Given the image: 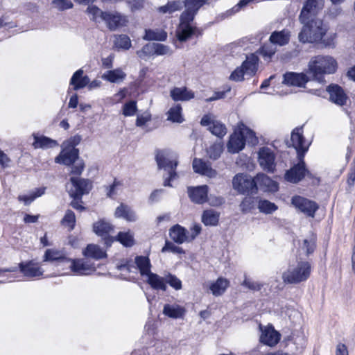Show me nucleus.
<instances>
[{"label":"nucleus","mask_w":355,"mask_h":355,"mask_svg":"<svg viewBox=\"0 0 355 355\" xmlns=\"http://www.w3.org/2000/svg\"><path fill=\"white\" fill-rule=\"evenodd\" d=\"M209 0H185V10L181 14L180 24L176 30V37L180 42H186L196 33L197 28L191 25L199 9Z\"/></svg>","instance_id":"nucleus-1"},{"label":"nucleus","mask_w":355,"mask_h":355,"mask_svg":"<svg viewBox=\"0 0 355 355\" xmlns=\"http://www.w3.org/2000/svg\"><path fill=\"white\" fill-rule=\"evenodd\" d=\"M338 69L336 60L331 55H318L311 58L308 63L307 73L319 83L324 81V75L336 73Z\"/></svg>","instance_id":"nucleus-2"},{"label":"nucleus","mask_w":355,"mask_h":355,"mask_svg":"<svg viewBox=\"0 0 355 355\" xmlns=\"http://www.w3.org/2000/svg\"><path fill=\"white\" fill-rule=\"evenodd\" d=\"M304 24L298 35L300 42L302 43H313L321 41L325 35L327 28L323 21L317 17L309 18Z\"/></svg>","instance_id":"nucleus-3"},{"label":"nucleus","mask_w":355,"mask_h":355,"mask_svg":"<svg viewBox=\"0 0 355 355\" xmlns=\"http://www.w3.org/2000/svg\"><path fill=\"white\" fill-rule=\"evenodd\" d=\"M311 266L308 261H300L297 266L289 267L282 274L284 282L288 284H298L306 281L310 276Z\"/></svg>","instance_id":"nucleus-4"},{"label":"nucleus","mask_w":355,"mask_h":355,"mask_svg":"<svg viewBox=\"0 0 355 355\" xmlns=\"http://www.w3.org/2000/svg\"><path fill=\"white\" fill-rule=\"evenodd\" d=\"M156 161L159 168L164 169L166 173L164 175V186L172 187L171 182L178 178V174L175 171L178 166L176 158L169 157L162 152H159L156 155Z\"/></svg>","instance_id":"nucleus-5"},{"label":"nucleus","mask_w":355,"mask_h":355,"mask_svg":"<svg viewBox=\"0 0 355 355\" xmlns=\"http://www.w3.org/2000/svg\"><path fill=\"white\" fill-rule=\"evenodd\" d=\"M304 157L302 153L299 154V156H297L299 162L286 171L284 178L287 182L296 184L300 182L306 175L310 178H313L312 173L306 168Z\"/></svg>","instance_id":"nucleus-6"},{"label":"nucleus","mask_w":355,"mask_h":355,"mask_svg":"<svg viewBox=\"0 0 355 355\" xmlns=\"http://www.w3.org/2000/svg\"><path fill=\"white\" fill-rule=\"evenodd\" d=\"M232 185L234 190L242 194L255 193L257 191L255 178H252L247 174L236 175L233 178Z\"/></svg>","instance_id":"nucleus-7"},{"label":"nucleus","mask_w":355,"mask_h":355,"mask_svg":"<svg viewBox=\"0 0 355 355\" xmlns=\"http://www.w3.org/2000/svg\"><path fill=\"white\" fill-rule=\"evenodd\" d=\"M135 263L137 267L133 264L127 263L118 266V269L121 272L125 271L128 272H137V270L138 269L141 276H147L151 272V263L148 257L137 256L135 259Z\"/></svg>","instance_id":"nucleus-8"},{"label":"nucleus","mask_w":355,"mask_h":355,"mask_svg":"<svg viewBox=\"0 0 355 355\" xmlns=\"http://www.w3.org/2000/svg\"><path fill=\"white\" fill-rule=\"evenodd\" d=\"M258 162L265 171L273 173L276 170V155L268 147H261L258 151Z\"/></svg>","instance_id":"nucleus-9"},{"label":"nucleus","mask_w":355,"mask_h":355,"mask_svg":"<svg viewBox=\"0 0 355 355\" xmlns=\"http://www.w3.org/2000/svg\"><path fill=\"white\" fill-rule=\"evenodd\" d=\"M324 7V0H306L300 17V22H306L309 18H315Z\"/></svg>","instance_id":"nucleus-10"},{"label":"nucleus","mask_w":355,"mask_h":355,"mask_svg":"<svg viewBox=\"0 0 355 355\" xmlns=\"http://www.w3.org/2000/svg\"><path fill=\"white\" fill-rule=\"evenodd\" d=\"M291 203L299 211L309 217H314L315 211L318 209L316 202L300 196H293Z\"/></svg>","instance_id":"nucleus-11"},{"label":"nucleus","mask_w":355,"mask_h":355,"mask_svg":"<svg viewBox=\"0 0 355 355\" xmlns=\"http://www.w3.org/2000/svg\"><path fill=\"white\" fill-rule=\"evenodd\" d=\"M70 181L72 187L69 189V193L73 198H82V196L88 193L92 189V183L88 180L71 177Z\"/></svg>","instance_id":"nucleus-12"},{"label":"nucleus","mask_w":355,"mask_h":355,"mask_svg":"<svg viewBox=\"0 0 355 355\" xmlns=\"http://www.w3.org/2000/svg\"><path fill=\"white\" fill-rule=\"evenodd\" d=\"M104 22L110 31H115L126 26L128 23V18L118 12H107L104 15Z\"/></svg>","instance_id":"nucleus-13"},{"label":"nucleus","mask_w":355,"mask_h":355,"mask_svg":"<svg viewBox=\"0 0 355 355\" xmlns=\"http://www.w3.org/2000/svg\"><path fill=\"white\" fill-rule=\"evenodd\" d=\"M291 141L292 146L296 149L297 156L299 154L302 153L304 156L306 152L308 150L309 143L306 141L303 135L302 128H296L291 133Z\"/></svg>","instance_id":"nucleus-14"},{"label":"nucleus","mask_w":355,"mask_h":355,"mask_svg":"<svg viewBox=\"0 0 355 355\" xmlns=\"http://www.w3.org/2000/svg\"><path fill=\"white\" fill-rule=\"evenodd\" d=\"M331 102L337 105L343 106L347 103L348 97L344 89L336 84H331L327 87Z\"/></svg>","instance_id":"nucleus-15"},{"label":"nucleus","mask_w":355,"mask_h":355,"mask_svg":"<svg viewBox=\"0 0 355 355\" xmlns=\"http://www.w3.org/2000/svg\"><path fill=\"white\" fill-rule=\"evenodd\" d=\"M70 263L69 268L71 270L80 275H87L96 270L94 264H92L88 261L83 259H71L67 261Z\"/></svg>","instance_id":"nucleus-16"},{"label":"nucleus","mask_w":355,"mask_h":355,"mask_svg":"<svg viewBox=\"0 0 355 355\" xmlns=\"http://www.w3.org/2000/svg\"><path fill=\"white\" fill-rule=\"evenodd\" d=\"M19 268L24 276L29 278L40 277L44 273V270L40 264L33 260L21 262L19 264Z\"/></svg>","instance_id":"nucleus-17"},{"label":"nucleus","mask_w":355,"mask_h":355,"mask_svg":"<svg viewBox=\"0 0 355 355\" xmlns=\"http://www.w3.org/2000/svg\"><path fill=\"white\" fill-rule=\"evenodd\" d=\"M193 171L196 173L206 175L209 178H215L217 175V171L211 168V163L205 162L202 159L195 158L192 163Z\"/></svg>","instance_id":"nucleus-18"},{"label":"nucleus","mask_w":355,"mask_h":355,"mask_svg":"<svg viewBox=\"0 0 355 355\" xmlns=\"http://www.w3.org/2000/svg\"><path fill=\"white\" fill-rule=\"evenodd\" d=\"M309 80V78L304 73L287 72L284 75L283 83L292 86L303 87Z\"/></svg>","instance_id":"nucleus-19"},{"label":"nucleus","mask_w":355,"mask_h":355,"mask_svg":"<svg viewBox=\"0 0 355 355\" xmlns=\"http://www.w3.org/2000/svg\"><path fill=\"white\" fill-rule=\"evenodd\" d=\"M261 334L260 336V341L261 343L272 347L278 343L280 339V334L272 327H265L263 329L260 326Z\"/></svg>","instance_id":"nucleus-20"},{"label":"nucleus","mask_w":355,"mask_h":355,"mask_svg":"<svg viewBox=\"0 0 355 355\" xmlns=\"http://www.w3.org/2000/svg\"><path fill=\"white\" fill-rule=\"evenodd\" d=\"M112 230V225L105 220H99L93 225L94 232L98 236L105 237V243L107 245H110L113 241L112 239L106 237Z\"/></svg>","instance_id":"nucleus-21"},{"label":"nucleus","mask_w":355,"mask_h":355,"mask_svg":"<svg viewBox=\"0 0 355 355\" xmlns=\"http://www.w3.org/2000/svg\"><path fill=\"white\" fill-rule=\"evenodd\" d=\"M78 157V150L76 148H65L60 153V154L56 157L55 162L63 164L64 165L69 166L75 162Z\"/></svg>","instance_id":"nucleus-22"},{"label":"nucleus","mask_w":355,"mask_h":355,"mask_svg":"<svg viewBox=\"0 0 355 355\" xmlns=\"http://www.w3.org/2000/svg\"><path fill=\"white\" fill-rule=\"evenodd\" d=\"M188 193L193 202L197 204H202L207 200L208 187L202 185L195 188L189 187Z\"/></svg>","instance_id":"nucleus-23"},{"label":"nucleus","mask_w":355,"mask_h":355,"mask_svg":"<svg viewBox=\"0 0 355 355\" xmlns=\"http://www.w3.org/2000/svg\"><path fill=\"white\" fill-rule=\"evenodd\" d=\"M169 236L178 244L190 241L189 232L180 225H175L169 230Z\"/></svg>","instance_id":"nucleus-24"},{"label":"nucleus","mask_w":355,"mask_h":355,"mask_svg":"<svg viewBox=\"0 0 355 355\" xmlns=\"http://www.w3.org/2000/svg\"><path fill=\"white\" fill-rule=\"evenodd\" d=\"M256 185L261 189L268 191H276L278 190V184L263 173L258 174L255 177Z\"/></svg>","instance_id":"nucleus-25"},{"label":"nucleus","mask_w":355,"mask_h":355,"mask_svg":"<svg viewBox=\"0 0 355 355\" xmlns=\"http://www.w3.org/2000/svg\"><path fill=\"white\" fill-rule=\"evenodd\" d=\"M245 144V138H243L241 130L239 132H234L231 135L228 141V151L232 153H239L244 148Z\"/></svg>","instance_id":"nucleus-26"},{"label":"nucleus","mask_w":355,"mask_h":355,"mask_svg":"<svg viewBox=\"0 0 355 355\" xmlns=\"http://www.w3.org/2000/svg\"><path fill=\"white\" fill-rule=\"evenodd\" d=\"M101 78L111 83H120L125 79L126 73L121 68H117L107 71L101 76Z\"/></svg>","instance_id":"nucleus-27"},{"label":"nucleus","mask_w":355,"mask_h":355,"mask_svg":"<svg viewBox=\"0 0 355 355\" xmlns=\"http://www.w3.org/2000/svg\"><path fill=\"white\" fill-rule=\"evenodd\" d=\"M170 95L175 101H187L194 98V93L185 87L173 88Z\"/></svg>","instance_id":"nucleus-28"},{"label":"nucleus","mask_w":355,"mask_h":355,"mask_svg":"<svg viewBox=\"0 0 355 355\" xmlns=\"http://www.w3.org/2000/svg\"><path fill=\"white\" fill-rule=\"evenodd\" d=\"M147 283L155 290L166 291L167 286L166 285V276L161 277L156 273L150 272L147 276Z\"/></svg>","instance_id":"nucleus-29"},{"label":"nucleus","mask_w":355,"mask_h":355,"mask_svg":"<svg viewBox=\"0 0 355 355\" xmlns=\"http://www.w3.org/2000/svg\"><path fill=\"white\" fill-rule=\"evenodd\" d=\"M290 37V31L284 29L281 31H274L270 36L269 40L272 44L284 46L289 42Z\"/></svg>","instance_id":"nucleus-30"},{"label":"nucleus","mask_w":355,"mask_h":355,"mask_svg":"<svg viewBox=\"0 0 355 355\" xmlns=\"http://www.w3.org/2000/svg\"><path fill=\"white\" fill-rule=\"evenodd\" d=\"M185 312V309L183 307L175 304H166L163 309V313L168 318L173 319L183 318Z\"/></svg>","instance_id":"nucleus-31"},{"label":"nucleus","mask_w":355,"mask_h":355,"mask_svg":"<svg viewBox=\"0 0 355 355\" xmlns=\"http://www.w3.org/2000/svg\"><path fill=\"white\" fill-rule=\"evenodd\" d=\"M83 70L76 71L72 76L70 85L73 86L74 90H78L87 86L89 83V78L87 76H83Z\"/></svg>","instance_id":"nucleus-32"},{"label":"nucleus","mask_w":355,"mask_h":355,"mask_svg":"<svg viewBox=\"0 0 355 355\" xmlns=\"http://www.w3.org/2000/svg\"><path fill=\"white\" fill-rule=\"evenodd\" d=\"M258 57L254 54L250 55L246 58V60L243 62L241 68L243 69L245 75L253 76L257 70L258 66Z\"/></svg>","instance_id":"nucleus-33"},{"label":"nucleus","mask_w":355,"mask_h":355,"mask_svg":"<svg viewBox=\"0 0 355 355\" xmlns=\"http://www.w3.org/2000/svg\"><path fill=\"white\" fill-rule=\"evenodd\" d=\"M43 261L50 262H67L69 261V259L67 258L64 254L60 250L55 249H47L45 251Z\"/></svg>","instance_id":"nucleus-34"},{"label":"nucleus","mask_w":355,"mask_h":355,"mask_svg":"<svg viewBox=\"0 0 355 355\" xmlns=\"http://www.w3.org/2000/svg\"><path fill=\"white\" fill-rule=\"evenodd\" d=\"M220 213L214 209H207L203 211L202 221L206 226H216L219 221Z\"/></svg>","instance_id":"nucleus-35"},{"label":"nucleus","mask_w":355,"mask_h":355,"mask_svg":"<svg viewBox=\"0 0 355 355\" xmlns=\"http://www.w3.org/2000/svg\"><path fill=\"white\" fill-rule=\"evenodd\" d=\"M34 137V142L33 145L35 148H52L56 146H58L57 141L51 139L45 136H37L35 135Z\"/></svg>","instance_id":"nucleus-36"},{"label":"nucleus","mask_w":355,"mask_h":355,"mask_svg":"<svg viewBox=\"0 0 355 355\" xmlns=\"http://www.w3.org/2000/svg\"><path fill=\"white\" fill-rule=\"evenodd\" d=\"M83 254L87 257H91L95 259H101L106 257V253L99 246L94 244H89L83 251Z\"/></svg>","instance_id":"nucleus-37"},{"label":"nucleus","mask_w":355,"mask_h":355,"mask_svg":"<svg viewBox=\"0 0 355 355\" xmlns=\"http://www.w3.org/2000/svg\"><path fill=\"white\" fill-rule=\"evenodd\" d=\"M229 284L230 282L227 279L220 277L216 282L211 284L209 288L214 295L219 296L225 291Z\"/></svg>","instance_id":"nucleus-38"},{"label":"nucleus","mask_w":355,"mask_h":355,"mask_svg":"<svg viewBox=\"0 0 355 355\" xmlns=\"http://www.w3.org/2000/svg\"><path fill=\"white\" fill-rule=\"evenodd\" d=\"M167 38V33L161 29H146L145 35L143 39L145 40L165 41Z\"/></svg>","instance_id":"nucleus-39"},{"label":"nucleus","mask_w":355,"mask_h":355,"mask_svg":"<svg viewBox=\"0 0 355 355\" xmlns=\"http://www.w3.org/2000/svg\"><path fill=\"white\" fill-rule=\"evenodd\" d=\"M115 216L118 218H123L129 221H135L136 216L135 212L127 205L121 204L115 211Z\"/></svg>","instance_id":"nucleus-40"},{"label":"nucleus","mask_w":355,"mask_h":355,"mask_svg":"<svg viewBox=\"0 0 355 355\" xmlns=\"http://www.w3.org/2000/svg\"><path fill=\"white\" fill-rule=\"evenodd\" d=\"M114 46L117 49L128 50L131 47V40L127 35H115Z\"/></svg>","instance_id":"nucleus-41"},{"label":"nucleus","mask_w":355,"mask_h":355,"mask_svg":"<svg viewBox=\"0 0 355 355\" xmlns=\"http://www.w3.org/2000/svg\"><path fill=\"white\" fill-rule=\"evenodd\" d=\"M46 187L36 188L30 195L19 196L18 200L23 201L26 205H30L35 198L42 196L45 193Z\"/></svg>","instance_id":"nucleus-42"},{"label":"nucleus","mask_w":355,"mask_h":355,"mask_svg":"<svg viewBox=\"0 0 355 355\" xmlns=\"http://www.w3.org/2000/svg\"><path fill=\"white\" fill-rule=\"evenodd\" d=\"M91 20L95 22L104 21V15L107 12L102 11L96 6H89L86 10Z\"/></svg>","instance_id":"nucleus-43"},{"label":"nucleus","mask_w":355,"mask_h":355,"mask_svg":"<svg viewBox=\"0 0 355 355\" xmlns=\"http://www.w3.org/2000/svg\"><path fill=\"white\" fill-rule=\"evenodd\" d=\"M183 8V3L181 1H168L165 6L159 8V11L164 14H172L175 11L180 10Z\"/></svg>","instance_id":"nucleus-44"},{"label":"nucleus","mask_w":355,"mask_h":355,"mask_svg":"<svg viewBox=\"0 0 355 355\" xmlns=\"http://www.w3.org/2000/svg\"><path fill=\"white\" fill-rule=\"evenodd\" d=\"M181 112L182 107L180 105L172 107L168 112V120L175 123H182L184 119Z\"/></svg>","instance_id":"nucleus-45"},{"label":"nucleus","mask_w":355,"mask_h":355,"mask_svg":"<svg viewBox=\"0 0 355 355\" xmlns=\"http://www.w3.org/2000/svg\"><path fill=\"white\" fill-rule=\"evenodd\" d=\"M209 131L219 138L223 137L227 133L225 125L220 122L216 121L212 122V125L209 127Z\"/></svg>","instance_id":"nucleus-46"},{"label":"nucleus","mask_w":355,"mask_h":355,"mask_svg":"<svg viewBox=\"0 0 355 355\" xmlns=\"http://www.w3.org/2000/svg\"><path fill=\"white\" fill-rule=\"evenodd\" d=\"M258 208L261 212L268 214L276 211L277 209V206L267 200H259Z\"/></svg>","instance_id":"nucleus-47"},{"label":"nucleus","mask_w":355,"mask_h":355,"mask_svg":"<svg viewBox=\"0 0 355 355\" xmlns=\"http://www.w3.org/2000/svg\"><path fill=\"white\" fill-rule=\"evenodd\" d=\"M223 150V145L219 143L214 144L207 150L209 157L213 160L218 159Z\"/></svg>","instance_id":"nucleus-48"},{"label":"nucleus","mask_w":355,"mask_h":355,"mask_svg":"<svg viewBox=\"0 0 355 355\" xmlns=\"http://www.w3.org/2000/svg\"><path fill=\"white\" fill-rule=\"evenodd\" d=\"M137 55L143 60L155 55V43L146 44L141 50L137 51Z\"/></svg>","instance_id":"nucleus-49"},{"label":"nucleus","mask_w":355,"mask_h":355,"mask_svg":"<svg viewBox=\"0 0 355 355\" xmlns=\"http://www.w3.org/2000/svg\"><path fill=\"white\" fill-rule=\"evenodd\" d=\"M116 240L126 247H130L134 244L133 235L130 232H119Z\"/></svg>","instance_id":"nucleus-50"},{"label":"nucleus","mask_w":355,"mask_h":355,"mask_svg":"<svg viewBox=\"0 0 355 355\" xmlns=\"http://www.w3.org/2000/svg\"><path fill=\"white\" fill-rule=\"evenodd\" d=\"M315 248V239L311 237L310 239H306L303 241L301 249L305 252V254L309 256L312 254Z\"/></svg>","instance_id":"nucleus-51"},{"label":"nucleus","mask_w":355,"mask_h":355,"mask_svg":"<svg viewBox=\"0 0 355 355\" xmlns=\"http://www.w3.org/2000/svg\"><path fill=\"white\" fill-rule=\"evenodd\" d=\"M241 132L243 138H245V143L248 142V144H250L252 145H254L257 143V138L252 130L245 127L241 129Z\"/></svg>","instance_id":"nucleus-52"},{"label":"nucleus","mask_w":355,"mask_h":355,"mask_svg":"<svg viewBox=\"0 0 355 355\" xmlns=\"http://www.w3.org/2000/svg\"><path fill=\"white\" fill-rule=\"evenodd\" d=\"M162 252H171L175 254H184V250L175 245L173 243L169 241H166L164 246L162 249Z\"/></svg>","instance_id":"nucleus-53"},{"label":"nucleus","mask_w":355,"mask_h":355,"mask_svg":"<svg viewBox=\"0 0 355 355\" xmlns=\"http://www.w3.org/2000/svg\"><path fill=\"white\" fill-rule=\"evenodd\" d=\"M167 284L175 290H180L182 288V282L180 279L170 273L166 275V285Z\"/></svg>","instance_id":"nucleus-54"},{"label":"nucleus","mask_w":355,"mask_h":355,"mask_svg":"<svg viewBox=\"0 0 355 355\" xmlns=\"http://www.w3.org/2000/svg\"><path fill=\"white\" fill-rule=\"evenodd\" d=\"M173 51L168 46L160 43H155V55H171Z\"/></svg>","instance_id":"nucleus-55"},{"label":"nucleus","mask_w":355,"mask_h":355,"mask_svg":"<svg viewBox=\"0 0 355 355\" xmlns=\"http://www.w3.org/2000/svg\"><path fill=\"white\" fill-rule=\"evenodd\" d=\"M137 104L134 101L126 103L123 107V114L125 116H133L137 111Z\"/></svg>","instance_id":"nucleus-56"},{"label":"nucleus","mask_w":355,"mask_h":355,"mask_svg":"<svg viewBox=\"0 0 355 355\" xmlns=\"http://www.w3.org/2000/svg\"><path fill=\"white\" fill-rule=\"evenodd\" d=\"M254 207V198L250 196L245 197L240 205L243 212H248Z\"/></svg>","instance_id":"nucleus-57"},{"label":"nucleus","mask_w":355,"mask_h":355,"mask_svg":"<svg viewBox=\"0 0 355 355\" xmlns=\"http://www.w3.org/2000/svg\"><path fill=\"white\" fill-rule=\"evenodd\" d=\"M62 222V223L69 226L71 230H73L76 223L75 214L71 210L68 209L66 211Z\"/></svg>","instance_id":"nucleus-58"},{"label":"nucleus","mask_w":355,"mask_h":355,"mask_svg":"<svg viewBox=\"0 0 355 355\" xmlns=\"http://www.w3.org/2000/svg\"><path fill=\"white\" fill-rule=\"evenodd\" d=\"M52 4L60 10H64L73 7V3L70 0H53Z\"/></svg>","instance_id":"nucleus-59"},{"label":"nucleus","mask_w":355,"mask_h":355,"mask_svg":"<svg viewBox=\"0 0 355 355\" xmlns=\"http://www.w3.org/2000/svg\"><path fill=\"white\" fill-rule=\"evenodd\" d=\"M275 52L276 48L271 44H265L261 47L260 50L261 54L264 58H270L273 55H275Z\"/></svg>","instance_id":"nucleus-60"},{"label":"nucleus","mask_w":355,"mask_h":355,"mask_svg":"<svg viewBox=\"0 0 355 355\" xmlns=\"http://www.w3.org/2000/svg\"><path fill=\"white\" fill-rule=\"evenodd\" d=\"M242 285L252 291H259L262 288L261 284L256 282H252L247 278L244 279Z\"/></svg>","instance_id":"nucleus-61"},{"label":"nucleus","mask_w":355,"mask_h":355,"mask_svg":"<svg viewBox=\"0 0 355 355\" xmlns=\"http://www.w3.org/2000/svg\"><path fill=\"white\" fill-rule=\"evenodd\" d=\"M245 75L241 67H237L230 75V78L234 81H241L243 76Z\"/></svg>","instance_id":"nucleus-62"},{"label":"nucleus","mask_w":355,"mask_h":355,"mask_svg":"<svg viewBox=\"0 0 355 355\" xmlns=\"http://www.w3.org/2000/svg\"><path fill=\"white\" fill-rule=\"evenodd\" d=\"M355 182V158L353 159L349 171L348 173V178L347 183L349 187L354 186Z\"/></svg>","instance_id":"nucleus-63"},{"label":"nucleus","mask_w":355,"mask_h":355,"mask_svg":"<svg viewBox=\"0 0 355 355\" xmlns=\"http://www.w3.org/2000/svg\"><path fill=\"white\" fill-rule=\"evenodd\" d=\"M335 355H349L346 345L339 343L336 347Z\"/></svg>","instance_id":"nucleus-64"}]
</instances>
